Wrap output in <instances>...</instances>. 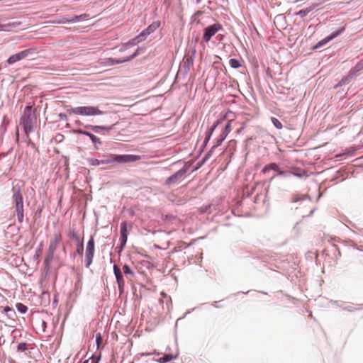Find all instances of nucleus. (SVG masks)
I'll return each instance as SVG.
<instances>
[{
  "mask_svg": "<svg viewBox=\"0 0 363 363\" xmlns=\"http://www.w3.org/2000/svg\"><path fill=\"white\" fill-rule=\"evenodd\" d=\"M13 194L12 196V201L15 203V212L17 216L18 222L22 223L24 218V209H23V198L21 194L20 189H12Z\"/></svg>",
  "mask_w": 363,
  "mask_h": 363,
  "instance_id": "obj_3",
  "label": "nucleus"
},
{
  "mask_svg": "<svg viewBox=\"0 0 363 363\" xmlns=\"http://www.w3.org/2000/svg\"><path fill=\"white\" fill-rule=\"evenodd\" d=\"M62 250L65 253L66 252V248L65 247L62 248Z\"/></svg>",
  "mask_w": 363,
  "mask_h": 363,
  "instance_id": "obj_62",
  "label": "nucleus"
},
{
  "mask_svg": "<svg viewBox=\"0 0 363 363\" xmlns=\"http://www.w3.org/2000/svg\"><path fill=\"white\" fill-rule=\"evenodd\" d=\"M117 123L112 124L111 125H84V128L89 129L96 133H99L101 130H106L107 132L114 130Z\"/></svg>",
  "mask_w": 363,
  "mask_h": 363,
  "instance_id": "obj_11",
  "label": "nucleus"
},
{
  "mask_svg": "<svg viewBox=\"0 0 363 363\" xmlns=\"http://www.w3.org/2000/svg\"><path fill=\"white\" fill-rule=\"evenodd\" d=\"M42 245H43V243L41 242L40 245V247H41ZM37 251H38V252L40 253V252L41 251V248H38V250Z\"/></svg>",
  "mask_w": 363,
  "mask_h": 363,
  "instance_id": "obj_57",
  "label": "nucleus"
},
{
  "mask_svg": "<svg viewBox=\"0 0 363 363\" xmlns=\"http://www.w3.org/2000/svg\"><path fill=\"white\" fill-rule=\"evenodd\" d=\"M32 106H26L20 118V125L26 135H28L33 130L31 119Z\"/></svg>",
  "mask_w": 363,
  "mask_h": 363,
  "instance_id": "obj_5",
  "label": "nucleus"
},
{
  "mask_svg": "<svg viewBox=\"0 0 363 363\" xmlns=\"http://www.w3.org/2000/svg\"><path fill=\"white\" fill-rule=\"evenodd\" d=\"M120 242H123V245H126L128 240V229H127V222L123 221L120 225Z\"/></svg>",
  "mask_w": 363,
  "mask_h": 363,
  "instance_id": "obj_15",
  "label": "nucleus"
},
{
  "mask_svg": "<svg viewBox=\"0 0 363 363\" xmlns=\"http://www.w3.org/2000/svg\"><path fill=\"white\" fill-rule=\"evenodd\" d=\"M343 310H345L349 312H354L356 311H359L363 309V304H358L357 306H353V304L348 305L347 306L342 307Z\"/></svg>",
  "mask_w": 363,
  "mask_h": 363,
  "instance_id": "obj_26",
  "label": "nucleus"
},
{
  "mask_svg": "<svg viewBox=\"0 0 363 363\" xmlns=\"http://www.w3.org/2000/svg\"><path fill=\"white\" fill-rule=\"evenodd\" d=\"M67 236L72 239L75 242L76 245V251L71 254V257L74 258L76 255H78L79 256L82 257L83 255L84 252V242L83 240H82L78 234L75 232L74 229L69 228L67 233Z\"/></svg>",
  "mask_w": 363,
  "mask_h": 363,
  "instance_id": "obj_7",
  "label": "nucleus"
},
{
  "mask_svg": "<svg viewBox=\"0 0 363 363\" xmlns=\"http://www.w3.org/2000/svg\"><path fill=\"white\" fill-rule=\"evenodd\" d=\"M211 207V205H206V206H201L200 208V213H206Z\"/></svg>",
  "mask_w": 363,
  "mask_h": 363,
  "instance_id": "obj_45",
  "label": "nucleus"
},
{
  "mask_svg": "<svg viewBox=\"0 0 363 363\" xmlns=\"http://www.w3.org/2000/svg\"><path fill=\"white\" fill-rule=\"evenodd\" d=\"M345 28L344 27H341L338 29H337L336 30L332 32L329 35H328V38L329 39V40H332L333 39H335V38L338 37L339 35H340L342 33H343V32L345 31Z\"/></svg>",
  "mask_w": 363,
  "mask_h": 363,
  "instance_id": "obj_25",
  "label": "nucleus"
},
{
  "mask_svg": "<svg viewBox=\"0 0 363 363\" xmlns=\"http://www.w3.org/2000/svg\"><path fill=\"white\" fill-rule=\"evenodd\" d=\"M330 40L328 38V37H325V38L320 40L318 43H316L315 45L313 46V50H317L320 48L323 47V45H326L328 43H329Z\"/></svg>",
  "mask_w": 363,
  "mask_h": 363,
  "instance_id": "obj_31",
  "label": "nucleus"
},
{
  "mask_svg": "<svg viewBox=\"0 0 363 363\" xmlns=\"http://www.w3.org/2000/svg\"><path fill=\"white\" fill-rule=\"evenodd\" d=\"M306 198H307L306 196H294L293 198H292L291 201L293 203H296V202H298L301 200H303Z\"/></svg>",
  "mask_w": 363,
  "mask_h": 363,
  "instance_id": "obj_44",
  "label": "nucleus"
},
{
  "mask_svg": "<svg viewBox=\"0 0 363 363\" xmlns=\"http://www.w3.org/2000/svg\"><path fill=\"white\" fill-rule=\"evenodd\" d=\"M120 293H123L125 286V281L117 283Z\"/></svg>",
  "mask_w": 363,
  "mask_h": 363,
  "instance_id": "obj_48",
  "label": "nucleus"
},
{
  "mask_svg": "<svg viewBox=\"0 0 363 363\" xmlns=\"http://www.w3.org/2000/svg\"><path fill=\"white\" fill-rule=\"evenodd\" d=\"M60 241H61L60 235L55 234L53 237L52 240L50 243L48 250L55 252L57 248V245L60 242Z\"/></svg>",
  "mask_w": 363,
  "mask_h": 363,
  "instance_id": "obj_18",
  "label": "nucleus"
},
{
  "mask_svg": "<svg viewBox=\"0 0 363 363\" xmlns=\"http://www.w3.org/2000/svg\"><path fill=\"white\" fill-rule=\"evenodd\" d=\"M54 253L53 251L48 250L47 252V255L45 256V260H44V265L45 269L48 271L50 268V264L53 259L54 257Z\"/></svg>",
  "mask_w": 363,
  "mask_h": 363,
  "instance_id": "obj_19",
  "label": "nucleus"
},
{
  "mask_svg": "<svg viewBox=\"0 0 363 363\" xmlns=\"http://www.w3.org/2000/svg\"><path fill=\"white\" fill-rule=\"evenodd\" d=\"M113 273L117 283L124 281L123 277L120 268L116 264L113 266Z\"/></svg>",
  "mask_w": 363,
  "mask_h": 363,
  "instance_id": "obj_23",
  "label": "nucleus"
},
{
  "mask_svg": "<svg viewBox=\"0 0 363 363\" xmlns=\"http://www.w3.org/2000/svg\"><path fill=\"white\" fill-rule=\"evenodd\" d=\"M81 291V284H80V279H78L77 281L74 284V289L72 294V295H74L75 296H77L78 294Z\"/></svg>",
  "mask_w": 363,
  "mask_h": 363,
  "instance_id": "obj_36",
  "label": "nucleus"
},
{
  "mask_svg": "<svg viewBox=\"0 0 363 363\" xmlns=\"http://www.w3.org/2000/svg\"><path fill=\"white\" fill-rule=\"evenodd\" d=\"M74 133L78 135L88 136L90 138V140H91V142L94 144L96 149H98L97 145H101V140L98 137H96L94 134L90 133L89 131L84 130L82 129H77V130H74Z\"/></svg>",
  "mask_w": 363,
  "mask_h": 363,
  "instance_id": "obj_12",
  "label": "nucleus"
},
{
  "mask_svg": "<svg viewBox=\"0 0 363 363\" xmlns=\"http://www.w3.org/2000/svg\"><path fill=\"white\" fill-rule=\"evenodd\" d=\"M214 145H213L210 150L207 152L204 157L202 159V163H205L212 155V153L214 152V150L216 149Z\"/></svg>",
  "mask_w": 363,
  "mask_h": 363,
  "instance_id": "obj_35",
  "label": "nucleus"
},
{
  "mask_svg": "<svg viewBox=\"0 0 363 363\" xmlns=\"http://www.w3.org/2000/svg\"><path fill=\"white\" fill-rule=\"evenodd\" d=\"M231 121H228L224 126L222 133H220V135L225 138H227L228 135L230 133L231 130Z\"/></svg>",
  "mask_w": 363,
  "mask_h": 363,
  "instance_id": "obj_28",
  "label": "nucleus"
},
{
  "mask_svg": "<svg viewBox=\"0 0 363 363\" xmlns=\"http://www.w3.org/2000/svg\"><path fill=\"white\" fill-rule=\"evenodd\" d=\"M103 164H110L112 163H130L138 161L141 159V156L136 155H118L108 153L100 156Z\"/></svg>",
  "mask_w": 363,
  "mask_h": 363,
  "instance_id": "obj_2",
  "label": "nucleus"
},
{
  "mask_svg": "<svg viewBox=\"0 0 363 363\" xmlns=\"http://www.w3.org/2000/svg\"><path fill=\"white\" fill-rule=\"evenodd\" d=\"M225 140V138L220 135V136L216 139L215 144L213 145L216 147L220 146L222 143Z\"/></svg>",
  "mask_w": 363,
  "mask_h": 363,
  "instance_id": "obj_41",
  "label": "nucleus"
},
{
  "mask_svg": "<svg viewBox=\"0 0 363 363\" xmlns=\"http://www.w3.org/2000/svg\"><path fill=\"white\" fill-rule=\"evenodd\" d=\"M279 165L277 163L272 162L268 164H266L262 169V172L263 174H267L269 170H273L274 172H277L279 170Z\"/></svg>",
  "mask_w": 363,
  "mask_h": 363,
  "instance_id": "obj_22",
  "label": "nucleus"
},
{
  "mask_svg": "<svg viewBox=\"0 0 363 363\" xmlns=\"http://www.w3.org/2000/svg\"><path fill=\"white\" fill-rule=\"evenodd\" d=\"M314 9L313 6H309L303 9H301L298 12L296 13V16H299L301 18L306 16L311 11Z\"/></svg>",
  "mask_w": 363,
  "mask_h": 363,
  "instance_id": "obj_27",
  "label": "nucleus"
},
{
  "mask_svg": "<svg viewBox=\"0 0 363 363\" xmlns=\"http://www.w3.org/2000/svg\"><path fill=\"white\" fill-rule=\"evenodd\" d=\"M211 136L208 135V134H205V138L203 141V143L202 145L200 146L199 147V150L198 151V157H199L204 151L205 148L206 147L210 139H211Z\"/></svg>",
  "mask_w": 363,
  "mask_h": 363,
  "instance_id": "obj_24",
  "label": "nucleus"
},
{
  "mask_svg": "<svg viewBox=\"0 0 363 363\" xmlns=\"http://www.w3.org/2000/svg\"><path fill=\"white\" fill-rule=\"evenodd\" d=\"M101 169L105 170V169H106V167H102Z\"/></svg>",
  "mask_w": 363,
  "mask_h": 363,
  "instance_id": "obj_64",
  "label": "nucleus"
},
{
  "mask_svg": "<svg viewBox=\"0 0 363 363\" xmlns=\"http://www.w3.org/2000/svg\"><path fill=\"white\" fill-rule=\"evenodd\" d=\"M204 163H202V160L201 162H199L198 164H197V167H196L194 169L196 170L198 169L199 168H200Z\"/></svg>",
  "mask_w": 363,
  "mask_h": 363,
  "instance_id": "obj_54",
  "label": "nucleus"
},
{
  "mask_svg": "<svg viewBox=\"0 0 363 363\" xmlns=\"http://www.w3.org/2000/svg\"><path fill=\"white\" fill-rule=\"evenodd\" d=\"M16 310L22 314L26 313L28 311V307L22 303H17L16 304Z\"/></svg>",
  "mask_w": 363,
  "mask_h": 363,
  "instance_id": "obj_32",
  "label": "nucleus"
},
{
  "mask_svg": "<svg viewBox=\"0 0 363 363\" xmlns=\"http://www.w3.org/2000/svg\"><path fill=\"white\" fill-rule=\"evenodd\" d=\"M91 363H99V358L98 357H91Z\"/></svg>",
  "mask_w": 363,
  "mask_h": 363,
  "instance_id": "obj_52",
  "label": "nucleus"
},
{
  "mask_svg": "<svg viewBox=\"0 0 363 363\" xmlns=\"http://www.w3.org/2000/svg\"><path fill=\"white\" fill-rule=\"evenodd\" d=\"M192 162L189 161L184 163V167L178 170L177 172L169 177L166 181V185H172L176 183L181 182L185 178V174L191 167Z\"/></svg>",
  "mask_w": 363,
  "mask_h": 363,
  "instance_id": "obj_6",
  "label": "nucleus"
},
{
  "mask_svg": "<svg viewBox=\"0 0 363 363\" xmlns=\"http://www.w3.org/2000/svg\"><path fill=\"white\" fill-rule=\"evenodd\" d=\"M2 313H4L11 320H15V318L16 317V313L13 308L9 306H5L4 308Z\"/></svg>",
  "mask_w": 363,
  "mask_h": 363,
  "instance_id": "obj_16",
  "label": "nucleus"
},
{
  "mask_svg": "<svg viewBox=\"0 0 363 363\" xmlns=\"http://www.w3.org/2000/svg\"><path fill=\"white\" fill-rule=\"evenodd\" d=\"M195 53H196V50L194 49L192 50L191 56H189V57H186V60L184 62V65H183V66L182 67V70L183 71L184 76L188 74V72L190 70L191 67L194 65V55H195Z\"/></svg>",
  "mask_w": 363,
  "mask_h": 363,
  "instance_id": "obj_13",
  "label": "nucleus"
},
{
  "mask_svg": "<svg viewBox=\"0 0 363 363\" xmlns=\"http://www.w3.org/2000/svg\"><path fill=\"white\" fill-rule=\"evenodd\" d=\"M95 242L94 237L91 235L86 243L85 250V267L89 268L91 264L94 256Z\"/></svg>",
  "mask_w": 363,
  "mask_h": 363,
  "instance_id": "obj_9",
  "label": "nucleus"
},
{
  "mask_svg": "<svg viewBox=\"0 0 363 363\" xmlns=\"http://www.w3.org/2000/svg\"><path fill=\"white\" fill-rule=\"evenodd\" d=\"M225 121V118H220L217 119L216 121H215L213 122L212 125L208 128V130L206 132V133L212 136L214 130L216 129V128L218 126V125H220Z\"/></svg>",
  "mask_w": 363,
  "mask_h": 363,
  "instance_id": "obj_20",
  "label": "nucleus"
},
{
  "mask_svg": "<svg viewBox=\"0 0 363 363\" xmlns=\"http://www.w3.org/2000/svg\"><path fill=\"white\" fill-rule=\"evenodd\" d=\"M58 117L60 118V120H62V121H67V116L66 113H60L58 114Z\"/></svg>",
  "mask_w": 363,
  "mask_h": 363,
  "instance_id": "obj_50",
  "label": "nucleus"
},
{
  "mask_svg": "<svg viewBox=\"0 0 363 363\" xmlns=\"http://www.w3.org/2000/svg\"><path fill=\"white\" fill-rule=\"evenodd\" d=\"M21 24V22L16 21V22L9 23L5 24V25H0V27L4 26V27H9L11 28H16L18 26H19Z\"/></svg>",
  "mask_w": 363,
  "mask_h": 363,
  "instance_id": "obj_40",
  "label": "nucleus"
},
{
  "mask_svg": "<svg viewBox=\"0 0 363 363\" xmlns=\"http://www.w3.org/2000/svg\"><path fill=\"white\" fill-rule=\"evenodd\" d=\"M160 21H154L150 25H149L145 29V30L150 35V34L153 33L160 26Z\"/></svg>",
  "mask_w": 363,
  "mask_h": 363,
  "instance_id": "obj_21",
  "label": "nucleus"
},
{
  "mask_svg": "<svg viewBox=\"0 0 363 363\" xmlns=\"http://www.w3.org/2000/svg\"><path fill=\"white\" fill-rule=\"evenodd\" d=\"M29 145H30L32 147H34V143L33 142H31L30 140L29 141Z\"/></svg>",
  "mask_w": 363,
  "mask_h": 363,
  "instance_id": "obj_58",
  "label": "nucleus"
},
{
  "mask_svg": "<svg viewBox=\"0 0 363 363\" xmlns=\"http://www.w3.org/2000/svg\"><path fill=\"white\" fill-rule=\"evenodd\" d=\"M28 350V344L25 342L19 343L16 347L17 352H23L27 351Z\"/></svg>",
  "mask_w": 363,
  "mask_h": 363,
  "instance_id": "obj_34",
  "label": "nucleus"
},
{
  "mask_svg": "<svg viewBox=\"0 0 363 363\" xmlns=\"http://www.w3.org/2000/svg\"><path fill=\"white\" fill-rule=\"evenodd\" d=\"M175 358H176V357H174L171 354H166L163 357H160L158 359V362H160V363H167V362L172 361V359H174Z\"/></svg>",
  "mask_w": 363,
  "mask_h": 363,
  "instance_id": "obj_29",
  "label": "nucleus"
},
{
  "mask_svg": "<svg viewBox=\"0 0 363 363\" xmlns=\"http://www.w3.org/2000/svg\"><path fill=\"white\" fill-rule=\"evenodd\" d=\"M330 302L332 304L335 305L340 308H342V307H344V306H343L344 302H342V301H331Z\"/></svg>",
  "mask_w": 363,
  "mask_h": 363,
  "instance_id": "obj_46",
  "label": "nucleus"
},
{
  "mask_svg": "<svg viewBox=\"0 0 363 363\" xmlns=\"http://www.w3.org/2000/svg\"><path fill=\"white\" fill-rule=\"evenodd\" d=\"M9 123L10 120L6 115L0 116V140H3V136L7 130Z\"/></svg>",
  "mask_w": 363,
  "mask_h": 363,
  "instance_id": "obj_14",
  "label": "nucleus"
},
{
  "mask_svg": "<svg viewBox=\"0 0 363 363\" xmlns=\"http://www.w3.org/2000/svg\"><path fill=\"white\" fill-rule=\"evenodd\" d=\"M70 114L79 115L82 116H105L106 117L100 121L101 123H108L110 121L111 113L108 111H103L98 106H83L72 108L68 110Z\"/></svg>",
  "mask_w": 363,
  "mask_h": 363,
  "instance_id": "obj_1",
  "label": "nucleus"
},
{
  "mask_svg": "<svg viewBox=\"0 0 363 363\" xmlns=\"http://www.w3.org/2000/svg\"><path fill=\"white\" fill-rule=\"evenodd\" d=\"M86 161H87L88 164L91 165V166H99L101 164H103L101 158L100 159L87 158Z\"/></svg>",
  "mask_w": 363,
  "mask_h": 363,
  "instance_id": "obj_30",
  "label": "nucleus"
},
{
  "mask_svg": "<svg viewBox=\"0 0 363 363\" xmlns=\"http://www.w3.org/2000/svg\"><path fill=\"white\" fill-rule=\"evenodd\" d=\"M75 124L77 125H78V126H80V125H84H84L82 123V122L81 121H79V120H76L75 121Z\"/></svg>",
  "mask_w": 363,
  "mask_h": 363,
  "instance_id": "obj_53",
  "label": "nucleus"
},
{
  "mask_svg": "<svg viewBox=\"0 0 363 363\" xmlns=\"http://www.w3.org/2000/svg\"><path fill=\"white\" fill-rule=\"evenodd\" d=\"M218 302L217 301H214L213 303L212 304L214 307L216 308H218V306L217 305Z\"/></svg>",
  "mask_w": 363,
  "mask_h": 363,
  "instance_id": "obj_56",
  "label": "nucleus"
},
{
  "mask_svg": "<svg viewBox=\"0 0 363 363\" xmlns=\"http://www.w3.org/2000/svg\"><path fill=\"white\" fill-rule=\"evenodd\" d=\"M136 45L137 44L135 43L134 40L132 38L123 44V49L121 50H128V49L130 48L131 47H133Z\"/></svg>",
  "mask_w": 363,
  "mask_h": 363,
  "instance_id": "obj_37",
  "label": "nucleus"
},
{
  "mask_svg": "<svg viewBox=\"0 0 363 363\" xmlns=\"http://www.w3.org/2000/svg\"><path fill=\"white\" fill-rule=\"evenodd\" d=\"M46 325V323L45 321H43V326H45Z\"/></svg>",
  "mask_w": 363,
  "mask_h": 363,
  "instance_id": "obj_63",
  "label": "nucleus"
},
{
  "mask_svg": "<svg viewBox=\"0 0 363 363\" xmlns=\"http://www.w3.org/2000/svg\"><path fill=\"white\" fill-rule=\"evenodd\" d=\"M33 257H34L35 259H38V258H39V252H38V251H36V252H35V254Z\"/></svg>",
  "mask_w": 363,
  "mask_h": 363,
  "instance_id": "obj_55",
  "label": "nucleus"
},
{
  "mask_svg": "<svg viewBox=\"0 0 363 363\" xmlns=\"http://www.w3.org/2000/svg\"><path fill=\"white\" fill-rule=\"evenodd\" d=\"M89 359H86V360H85V361L84 362V363H89Z\"/></svg>",
  "mask_w": 363,
  "mask_h": 363,
  "instance_id": "obj_61",
  "label": "nucleus"
},
{
  "mask_svg": "<svg viewBox=\"0 0 363 363\" xmlns=\"http://www.w3.org/2000/svg\"><path fill=\"white\" fill-rule=\"evenodd\" d=\"M277 175L284 177H296L298 178L302 177L301 174L295 173L291 171H283L280 169H279V170L277 172Z\"/></svg>",
  "mask_w": 363,
  "mask_h": 363,
  "instance_id": "obj_17",
  "label": "nucleus"
},
{
  "mask_svg": "<svg viewBox=\"0 0 363 363\" xmlns=\"http://www.w3.org/2000/svg\"><path fill=\"white\" fill-rule=\"evenodd\" d=\"M222 28V26L218 23L207 26L203 30V40L206 43L208 42L211 40V38L213 35H215L218 30H221Z\"/></svg>",
  "mask_w": 363,
  "mask_h": 363,
  "instance_id": "obj_10",
  "label": "nucleus"
},
{
  "mask_svg": "<svg viewBox=\"0 0 363 363\" xmlns=\"http://www.w3.org/2000/svg\"><path fill=\"white\" fill-rule=\"evenodd\" d=\"M229 65L233 69H238L241 67L240 62L235 58H231L229 60Z\"/></svg>",
  "mask_w": 363,
  "mask_h": 363,
  "instance_id": "obj_33",
  "label": "nucleus"
},
{
  "mask_svg": "<svg viewBox=\"0 0 363 363\" xmlns=\"http://www.w3.org/2000/svg\"><path fill=\"white\" fill-rule=\"evenodd\" d=\"M145 52V48H138L137 50L130 56L123 58H113L108 57L103 59L102 64L105 67H111L115 65L121 64L123 62H127L131 61L133 59L138 56L139 55Z\"/></svg>",
  "mask_w": 363,
  "mask_h": 363,
  "instance_id": "obj_4",
  "label": "nucleus"
},
{
  "mask_svg": "<svg viewBox=\"0 0 363 363\" xmlns=\"http://www.w3.org/2000/svg\"><path fill=\"white\" fill-rule=\"evenodd\" d=\"M139 35H140V37L142 38V40L144 41L147 37L149 35L146 31L144 30H143L140 33Z\"/></svg>",
  "mask_w": 363,
  "mask_h": 363,
  "instance_id": "obj_47",
  "label": "nucleus"
},
{
  "mask_svg": "<svg viewBox=\"0 0 363 363\" xmlns=\"http://www.w3.org/2000/svg\"><path fill=\"white\" fill-rule=\"evenodd\" d=\"M123 273L125 274V275H133L134 274V272L130 269V267L125 264L123 266Z\"/></svg>",
  "mask_w": 363,
  "mask_h": 363,
  "instance_id": "obj_39",
  "label": "nucleus"
},
{
  "mask_svg": "<svg viewBox=\"0 0 363 363\" xmlns=\"http://www.w3.org/2000/svg\"><path fill=\"white\" fill-rule=\"evenodd\" d=\"M36 53V49L29 48L22 50L18 53L11 55L6 60L9 65H13L25 58H27Z\"/></svg>",
  "mask_w": 363,
  "mask_h": 363,
  "instance_id": "obj_8",
  "label": "nucleus"
},
{
  "mask_svg": "<svg viewBox=\"0 0 363 363\" xmlns=\"http://www.w3.org/2000/svg\"><path fill=\"white\" fill-rule=\"evenodd\" d=\"M271 121L274 127L277 129H281L283 125L282 123L275 117L271 118Z\"/></svg>",
  "mask_w": 363,
  "mask_h": 363,
  "instance_id": "obj_38",
  "label": "nucleus"
},
{
  "mask_svg": "<svg viewBox=\"0 0 363 363\" xmlns=\"http://www.w3.org/2000/svg\"><path fill=\"white\" fill-rule=\"evenodd\" d=\"M16 135H17V138H16V140H18V130H17V133H16Z\"/></svg>",
  "mask_w": 363,
  "mask_h": 363,
  "instance_id": "obj_59",
  "label": "nucleus"
},
{
  "mask_svg": "<svg viewBox=\"0 0 363 363\" xmlns=\"http://www.w3.org/2000/svg\"><path fill=\"white\" fill-rule=\"evenodd\" d=\"M350 81V77H344L342 78L337 84V86H341L347 83H348Z\"/></svg>",
  "mask_w": 363,
  "mask_h": 363,
  "instance_id": "obj_43",
  "label": "nucleus"
},
{
  "mask_svg": "<svg viewBox=\"0 0 363 363\" xmlns=\"http://www.w3.org/2000/svg\"><path fill=\"white\" fill-rule=\"evenodd\" d=\"M102 341H103V340H102L101 335L100 333L96 334V346L98 348L102 343Z\"/></svg>",
  "mask_w": 363,
  "mask_h": 363,
  "instance_id": "obj_42",
  "label": "nucleus"
},
{
  "mask_svg": "<svg viewBox=\"0 0 363 363\" xmlns=\"http://www.w3.org/2000/svg\"><path fill=\"white\" fill-rule=\"evenodd\" d=\"M125 246V245H123V242H121L120 245L116 247V250L118 252V253H121L123 251Z\"/></svg>",
  "mask_w": 363,
  "mask_h": 363,
  "instance_id": "obj_49",
  "label": "nucleus"
},
{
  "mask_svg": "<svg viewBox=\"0 0 363 363\" xmlns=\"http://www.w3.org/2000/svg\"><path fill=\"white\" fill-rule=\"evenodd\" d=\"M143 356H149L150 353L143 354Z\"/></svg>",
  "mask_w": 363,
  "mask_h": 363,
  "instance_id": "obj_60",
  "label": "nucleus"
},
{
  "mask_svg": "<svg viewBox=\"0 0 363 363\" xmlns=\"http://www.w3.org/2000/svg\"><path fill=\"white\" fill-rule=\"evenodd\" d=\"M133 39L134 40V41L136 44H138L139 43H141L143 41L139 34L138 35H136L135 38H133Z\"/></svg>",
  "mask_w": 363,
  "mask_h": 363,
  "instance_id": "obj_51",
  "label": "nucleus"
}]
</instances>
